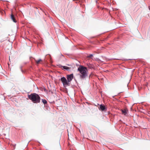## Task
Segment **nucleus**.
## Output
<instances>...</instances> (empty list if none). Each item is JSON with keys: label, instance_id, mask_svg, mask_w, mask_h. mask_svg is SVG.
I'll list each match as a JSON object with an SVG mask.
<instances>
[{"label": "nucleus", "instance_id": "nucleus-2", "mask_svg": "<svg viewBox=\"0 0 150 150\" xmlns=\"http://www.w3.org/2000/svg\"><path fill=\"white\" fill-rule=\"evenodd\" d=\"M28 97L33 103H38L40 102V97L39 95L36 93H33L30 95L28 94Z\"/></svg>", "mask_w": 150, "mask_h": 150}, {"label": "nucleus", "instance_id": "nucleus-4", "mask_svg": "<svg viewBox=\"0 0 150 150\" xmlns=\"http://www.w3.org/2000/svg\"><path fill=\"white\" fill-rule=\"evenodd\" d=\"M66 78L68 82L69 83L74 78L73 74H70L67 75Z\"/></svg>", "mask_w": 150, "mask_h": 150}, {"label": "nucleus", "instance_id": "nucleus-1", "mask_svg": "<svg viewBox=\"0 0 150 150\" xmlns=\"http://www.w3.org/2000/svg\"><path fill=\"white\" fill-rule=\"evenodd\" d=\"M78 71L80 73V77L82 79H85L88 76L87 67L80 65L78 68Z\"/></svg>", "mask_w": 150, "mask_h": 150}, {"label": "nucleus", "instance_id": "nucleus-15", "mask_svg": "<svg viewBox=\"0 0 150 150\" xmlns=\"http://www.w3.org/2000/svg\"><path fill=\"white\" fill-rule=\"evenodd\" d=\"M149 10H150V6L149 7Z\"/></svg>", "mask_w": 150, "mask_h": 150}, {"label": "nucleus", "instance_id": "nucleus-5", "mask_svg": "<svg viewBox=\"0 0 150 150\" xmlns=\"http://www.w3.org/2000/svg\"><path fill=\"white\" fill-rule=\"evenodd\" d=\"M58 66L59 67V68H63L62 69H64V70H66L68 71H71V68L65 66H63L61 64H59L58 65Z\"/></svg>", "mask_w": 150, "mask_h": 150}, {"label": "nucleus", "instance_id": "nucleus-8", "mask_svg": "<svg viewBox=\"0 0 150 150\" xmlns=\"http://www.w3.org/2000/svg\"><path fill=\"white\" fill-rule=\"evenodd\" d=\"M121 111L122 113L124 115H126L127 114V112H128V110H127L126 109L121 110Z\"/></svg>", "mask_w": 150, "mask_h": 150}, {"label": "nucleus", "instance_id": "nucleus-19", "mask_svg": "<svg viewBox=\"0 0 150 150\" xmlns=\"http://www.w3.org/2000/svg\"><path fill=\"white\" fill-rule=\"evenodd\" d=\"M9 60H10V58H9Z\"/></svg>", "mask_w": 150, "mask_h": 150}, {"label": "nucleus", "instance_id": "nucleus-3", "mask_svg": "<svg viewBox=\"0 0 150 150\" xmlns=\"http://www.w3.org/2000/svg\"><path fill=\"white\" fill-rule=\"evenodd\" d=\"M60 80L64 86H69L70 85V83L68 82L65 77H61Z\"/></svg>", "mask_w": 150, "mask_h": 150}, {"label": "nucleus", "instance_id": "nucleus-7", "mask_svg": "<svg viewBox=\"0 0 150 150\" xmlns=\"http://www.w3.org/2000/svg\"><path fill=\"white\" fill-rule=\"evenodd\" d=\"M11 19L12 20L13 22L15 23L17 21L15 18V16L13 14H11Z\"/></svg>", "mask_w": 150, "mask_h": 150}, {"label": "nucleus", "instance_id": "nucleus-14", "mask_svg": "<svg viewBox=\"0 0 150 150\" xmlns=\"http://www.w3.org/2000/svg\"><path fill=\"white\" fill-rule=\"evenodd\" d=\"M61 55L62 57H64V56L62 55V54H61Z\"/></svg>", "mask_w": 150, "mask_h": 150}, {"label": "nucleus", "instance_id": "nucleus-12", "mask_svg": "<svg viewBox=\"0 0 150 150\" xmlns=\"http://www.w3.org/2000/svg\"><path fill=\"white\" fill-rule=\"evenodd\" d=\"M95 59L96 61H97L98 62V61H100V60L99 58H95Z\"/></svg>", "mask_w": 150, "mask_h": 150}, {"label": "nucleus", "instance_id": "nucleus-13", "mask_svg": "<svg viewBox=\"0 0 150 150\" xmlns=\"http://www.w3.org/2000/svg\"><path fill=\"white\" fill-rule=\"evenodd\" d=\"M22 66L20 67V69H21V71L22 72H23V71L22 69Z\"/></svg>", "mask_w": 150, "mask_h": 150}, {"label": "nucleus", "instance_id": "nucleus-11", "mask_svg": "<svg viewBox=\"0 0 150 150\" xmlns=\"http://www.w3.org/2000/svg\"><path fill=\"white\" fill-rule=\"evenodd\" d=\"M93 54H91L89 55H88L87 56V58H90L91 59H92V57H93Z\"/></svg>", "mask_w": 150, "mask_h": 150}, {"label": "nucleus", "instance_id": "nucleus-10", "mask_svg": "<svg viewBox=\"0 0 150 150\" xmlns=\"http://www.w3.org/2000/svg\"><path fill=\"white\" fill-rule=\"evenodd\" d=\"M42 60L41 59H40L38 60H35V61L36 63L37 64H38L40 63V61H42Z\"/></svg>", "mask_w": 150, "mask_h": 150}, {"label": "nucleus", "instance_id": "nucleus-6", "mask_svg": "<svg viewBox=\"0 0 150 150\" xmlns=\"http://www.w3.org/2000/svg\"><path fill=\"white\" fill-rule=\"evenodd\" d=\"M99 108L100 110L103 111H105V110L107 109L105 106L102 104H100V105Z\"/></svg>", "mask_w": 150, "mask_h": 150}, {"label": "nucleus", "instance_id": "nucleus-18", "mask_svg": "<svg viewBox=\"0 0 150 150\" xmlns=\"http://www.w3.org/2000/svg\"><path fill=\"white\" fill-rule=\"evenodd\" d=\"M44 90H45V91H46V89H45H45H44Z\"/></svg>", "mask_w": 150, "mask_h": 150}, {"label": "nucleus", "instance_id": "nucleus-9", "mask_svg": "<svg viewBox=\"0 0 150 150\" xmlns=\"http://www.w3.org/2000/svg\"><path fill=\"white\" fill-rule=\"evenodd\" d=\"M42 101L45 105L47 103V101L45 99H42Z\"/></svg>", "mask_w": 150, "mask_h": 150}, {"label": "nucleus", "instance_id": "nucleus-17", "mask_svg": "<svg viewBox=\"0 0 150 150\" xmlns=\"http://www.w3.org/2000/svg\"><path fill=\"white\" fill-rule=\"evenodd\" d=\"M75 81H76V82H77V81H76V80L75 79Z\"/></svg>", "mask_w": 150, "mask_h": 150}, {"label": "nucleus", "instance_id": "nucleus-16", "mask_svg": "<svg viewBox=\"0 0 150 150\" xmlns=\"http://www.w3.org/2000/svg\"><path fill=\"white\" fill-rule=\"evenodd\" d=\"M77 0H73V1H77Z\"/></svg>", "mask_w": 150, "mask_h": 150}]
</instances>
